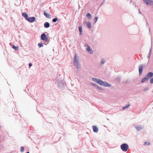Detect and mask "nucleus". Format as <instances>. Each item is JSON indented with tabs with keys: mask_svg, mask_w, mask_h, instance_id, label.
Returning <instances> with one entry per match:
<instances>
[{
	"mask_svg": "<svg viewBox=\"0 0 153 153\" xmlns=\"http://www.w3.org/2000/svg\"><path fill=\"white\" fill-rule=\"evenodd\" d=\"M92 80L96 82L99 84L105 86L110 87L111 86L110 84L106 83L105 82H103L102 80L99 79H97L95 78H92Z\"/></svg>",
	"mask_w": 153,
	"mask_h": 153,
	"instance_id": "1",
	"label": "nucleus"
},
{
	"mask_svg": "<svg viewBox=\"0 0 153 153\" xmlns=\"http://www.w3.org/2000/svg\"><path fill=\"white\" fill-rule=\"evenodd\" d=\"M153 76V73L150 72L149 73L147 76L143 78L141 80V82H144L145 81L149 80L150 78Z\"/></svg>",
	"mask_w": 153,
	"mask_h": 153,
	"instance_id": "2",
	"label": "nucleus"
},
{
	"mask_svg": "<svg viewBox=\"0 0 153 153\" xmlns=\"http://www.w3.org/2000/svg\"><path fill=\"white\" fill-rule=\"evenodd\" d=\"M128 148V146L126 143L123 144L121 146V148L123 152H126Z\"/></svg>",
	"mask_w": 153,
	"mask_h": 153,
	"instance_id": "3",
	"label": "nucleus"
},
{
	"mask_svg": "<svg viewBox=\"0 0 153 153\" xmlns=\"http://www.w3.org/2000/svg\"><path fill=\"white\" fill-rule=\"evenodd\" d=\"M74 64L75 66L77 68H78V66L79 65L78 60L76 59V55H75L74 56Z\"/></svg>",
	"mask_w": 153,
	"mask_h": 153,
	"instance_id": "4",
	"label": "nucleus"
},
{
	"mask_svg": "<svg viewBox=\"0 0 153 153\" xmlns=\"http://www.w3.org/2000/svg\"><path fill=\"white\" fill-rule=\"evenodd\" d=\"M41 38L42 40H43L46 42L48 40V38L47 37L45 33L42 34L41 36Z\"/></svg>",
	"mask_w": 153,
	"mask_h": 153,
	"instance_id": "5",
	"label": "nucleus"
},
{
	"mask_svg": "<svg viewBox=\"0 0 153 153\" xmlns=\"http://www.w3.org/2000/svg\"><path fill=\"white\" fill-rule=\"evenodd\" d=\"M85 46L86 47H87L86 48L87 51L89 52L90 53L92 54L93 53V51L90 48V47L87 44H85Z\"/></svg>",
	"mask_w": 153,
	"mask_h": 153,
	"instance_id": "6",
	"label": "nucleus"
},
{
	"mask_svg": "<svg viewBox=\"0 0 153 153\" xmlns=\"http://www.w3.org/2000/svg\"><path fill=\"white\" fill-rule=\"evenodd\" d=\"M144 3L146 4L151 5L153 3V1L152 0H143Z\"/></svg>",
	"mask_w": 153,
	"mask_h": 153,
	"instance_id": "7",
	"label": "nucleus"
},
{
	"mask_svg": "<svg viewBox=\"0 0 153 153\" xmlns=\"http://www.w3.org/2000/svg\"><path fill=\"white\" fill-rule=\"evenodd\" d=\"M35 18L34 17H30L29 18H28L27 20L28 22H32L35 20Z\"/></svg>",
	"mask_w": 153,
	"mask_h": 153,
	"instance_id": "8",
	"label": "nucleus"
},
{
	"mask_svg": "<svg viewBox=\"0 0 153 153\" xmlns=\"http://www.w3.org/2000/svg\"><path fill=\"white\" fill-rule=\"evenodd\" d=\"M143 66L141 65L139 66V74L141 75L143 71Z\"/></svg>",
	"mask_w": 153,
	"mask_h": 153,
	"instance_id": "9",
	"label": "nucleus"
},
{
	"mask_svg": "<svg viewBox=\"0 0 153 153\" xmlns=\"http://www.w3.org/2000/svg\"><path fill=\"white\" fill-rule=\"evenodd\" d=\"M92 128L94 132H97L98 131V129L95 126H93Z\"/></svg>",
	"mask_w": 153,
	"mask_h": 153,
	"instance_id": "10",
	"label": "nucleus"
},
{
	"mask_svg": "<svg viewBox=\"0 0 153 153\" xmlns=\"http://www.w3.org/2000/svg\"><path fill=\"white\" fill-rule=\"evenodd\" d=\"M44 27L45 28H48L50 26V24L48 22H46L44 24Z\"/></svg>",
	"mask_w": 153,
	"mask_h": 153,
	"instance_id": "11",
	"label": "nucleus"
},
{
	"mask_svg": "<svg viewBox=\"0 0 153 153\" xmlns=\"http://www.w3.org/2000/svg\"><path fill=\"white\" fill-rule=\"evenodd\" d=\"M22 16L24 17L26 20H27V19L28 18V16L25 13H24L22 14Z\"/></svg>",
	"mask_w": 153,
	"mask_h": 153,
	"instance_id": "12",
	"label": "nucleus"
},
{
	"mask_svg": "<svg viewBox=\"0 0 153 153\" xmlns=\"http://www.w3.org/2000/svg\"><path fill=\"white\" fill-rule=\"evenodd\" d=\"M82 27L81 25H80L79 26V29L80 32V35L81 34V33L82 32Z\"/></svg>",
	"mask_w": 153,
	"mask_h": 153,
	"instance_id": "13",
	"label": "nucleus"
},
{
	"mask_svg": "<svg viewBox=\"0 0 153 153\" xmlns=\"http://www.w3.org/2000/svg\"><path fill=\"white\" fill-rule=\"evenodd\" d=\"M87 25L88 27L89 28H91V24L90 22H88L87 23Z\"/></svg>",
	"mask_w": 153,
	"mask_h": 153,
	"instance_id": "14",
	"label": "nucleus"
},
{
	"mask_svg": "<svg viewBox=\"0 0 153 153\" xmlns=\"http://www.w3.org/2000/svg\"><path fill=\"white\" fill-rule=\"evenodd\" d=\"M12 48L15 50H18L19 49V47L17 46H15L14 45H13L12 46Z\"/></svg>",
	"mask_w": 153,
	"mask_h": 153,
	"instance_id": "15",
	"label": "nucleus"
},
{
	"mask_svg": "<svg viewBox=\"0 0 153 153\" xmlns=\"http://www.w3.org/2000/svg\"><path fill=\"white\" fill-rule=\"evenodd\" d=\"M86 16L88 18H90L91 19V15L89 13H88L86 14Z\"/></svg>",
	"mask_w": 153,
	"mask_h": 153,
	"instance_id": "16",
	"label": "nucleus"
},
{
	"mask_svg": "<svg viewBox=\"0 0 153 153\" xmlns=\"http://www.w3.org/2000/svg\"><path fill=\"white\" fill-rule=\"evenodd\" d=\"M44 15L47 18H49L50 16V15L49 14H48L47 13L45 12L44 13Z\"/></svg>",
	"mask_w": 153,
	"mask_h": 153,
	"instance_id": "17",
	"label": "nucleus"
},
{
	"mask_svg": "<svg viewBox=\"0 0 153 153\" xmlns=\"http://www.w3.org/2000/svg\"><path fill=\"white\" fill-rule=\"evenodd\" d=\"M129 105H127L126 106L123 107V110H124L125 109H126V108H128L129 106Z\"/></svg>",
	"mask_w": 153,
	"mask_h": 153,
	"instance_id": "18",
	"label": "nucleus"
},
{
	"mask_svg": "<svg viewBox=\"0 0 153 153\" xmlns=\"http://www.w3.org/2000/svg\"><path fill=\"white\" fill-rule=\"evenodd\" d=\"M24 148L23 147H21L20 148V150L21 152H23L24 151Z\"/></svg>",
	"mask_w": 153,
	"mask_h": 153,
	"instance_id": "19",
	"label": "nucleus"
},
{
	"mask_svg": "<svg viewBox=\"0 0 153 153\" xmlns=\"http://www.w3.org/2000/svg\"><path fill=\"white\" fill-rule=\"evenodd\" d=\"M57 18H54L53 19L52 21L54 22H55L57 21Z\"/></svg>",
	"mask_w": 153,
	"mask_h": 153,
	"instance_id": "20",
	"label": "nucleus"
},
{
	"mask_svg": "<svg viewBox=\"0 0 153 153\" xmlns=\"http://www.w3.org/2000/svg\"><path fill=\"white\" fill-rule=\"evenodd\" d=\"M38 45L39 47H41L43 46V45L42 43H39Z\"/></svg>",
	"mask_w": 153,
	"mask_h": 153,
	"instance_id": "21",
	"label": "nucleus"
},
{
	"mask_svg": "<svg viewBox=\"0 0 153 153\" xmlns=\"http://www.w3.org/2000/svg\"><path fill=\"white\" fill-rule=\"evenodd\" d=\"M150 83L151 84L153 83V78L151 79L150 80Z\"/></svg>",
	"mask_w": 153,
	"mask_h": 153,
	"instance_id": "22",
	"label": "nucleus"
},
{
	"mask_svg": "<svg viewBox=\"0 0 153 153\" xmlns=\"http://www.w3.org/2000/svg\"><path fill=\"white\" fill-rule=\"evenodd\" d=\"M105 62V60H104V59H102V61L101 62V63L102 64H103Z\"/></svg>",
	"mask_w": 153,
	"mask_h": 153,
	"instance_id": "23",
	"label": "nucleus"
},
{
	"mask_svg": "<svg viewBox=\"0 0 153 153\" xmlns=\"http://www.w3.org/2000/svg\"><path fill=\"white\" fill-rule=\"evenodd\" d=\"M97 19H98V18L97 17H95L94 18V20H95V22L97 21Z\"/></svg>",
	"mask_w": 153,
	"mask_h": 153,
	"instance_id": "24",
	"label": "nucleus"
},
{
	"mask_svg": "<svg viewBox=\"0 0 153 153\" xmlns=\"http://www.w3.org/2000/svg\"><path fill=\"white\" fill-rule=\"evenodd\" d=\"M137 128L138 130H140L141 128L140 127H137Z\"/></svg>",
	"mask_w": 153,
	"mask_h": 153,
	"instance_id": "25",
	"label": "nucleus"
},
{
	"mask_svg": "<svg viewBox=\"0 0 153 153\" xmlns=\"http://www.w3.org/2000/svg\"><path fill=\"white\" fill-rule=\"evenodd\" d=\"M32 66V65L31 63H30L29 64V66L30 67H31Z\"/></svg>",
	"mask_w": 153,
	"mask_h": 153,
	"instance_id": "26",
	"label": "nucleus"
},
{
	"mask_svg": "<svg viewBox=\"0 0 153 153\" xmlns=\"http://www.w3.org/2000/svg\"><path fill=\"white\" fill-rule=\"evenodd\" d=\"M99 89H101V90L102 89H101L100 88H98Z\"/></svg>",
	"mask_w": 153,
	"mask_h": 153,
	"instance_id": "27",
	"label": "nucleus"
},
{
	"mask_svg": "<svg viewBox=\"0 0 153 153\" xmlns=\"http://www.w3.org/2000/svg\"><path fill=\"white\" fill-rule=\"evenodd\" d=\"M27 153H30L29 152H27Z\"/></svg>",
	"mask_w": 153,
	"mask_h": 153,
	"instance_id": "28",
	"label": "nucleus"
},
{
	"mask_svg": "<svg viewBox=\"0 0 153 153\" xmlns=\"http://www.w3.org/2000/svg\"><path fill=\"white\" fill-rule=\"evenodd\" d=\"M146 143H145V144H146Z\"/></svg>",
	"mask_w": 153,
	"mask_h": 153,
	"instance_id": "29",
	"label": "nucleus"
}]
</instances>
